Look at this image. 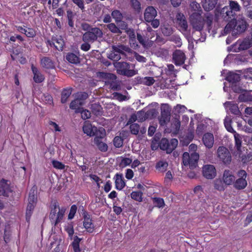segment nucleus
I'll return each mask as SVG.
<instances>
[{"mask_svg": "<svg viewBox=\"0 0 252 252\" xmlns=\"http://www.w3.org/2000/svg\"><path fill=\"white\" fill-rule=\"evenodd\" d=\"M130 129L132 134H137L139 130V126L137 124H132L130 125Z\"/></svg>", "mask_w": 252, "mask_h": 252, "instance_id": "5fc2aeb1", "label": "nucleus"}, {"mask_svg": "<svg viewBox=\"0 0 252 252\" xmlns=\"http://www.w3.org/2000/svg\"><path fill=\"white\" fill-rule=\"evenodd\" d=\"M131 197L135 200L141 202L142 201V193L140 191H132Z\"/></svg>", "mask_w": 252, "mask_h": 252, "instance_id": "a18cd8bd", "label": "nucleus"}, {"mask_svg": "<svg viewBox=\"0 0 252 252\" xmlns=\"http://www.w3.org/2000/svg\"><path fill=\"white\" fill-rule=\"evenodd\" d=\"M180 126L181 123L179 119L178 118L174 119L171 124L172 128L174 129L176 131H177L179 130Z\"/></svg>", "mask_w": 252, "mask_h": 252, "instance_id": "3c124183", "label": "nucleus"}, {"mask_svg": "<svg viewBox=\"0 0 252 252\" xmlns=\"http://www.w3.org/2000/svg\"><path fill=\"white\" fill-rule=\"evenodd\" d=\"M215 16L217 20L222 19L224 21H227L234 17L232 11L228 8V6H225L220 10L217 9L215 12Z\"/></svg>", "mask_w": 252, "mask_h": 252, "instance_id": "1a4fd4ad", "label": "nucleus"}, {"mask_svg": "<svg viewBox=\"0 0 252 252\" xmlns=\"http://www.w3.org/2000/svg\"><path fill=\"white\" fill-rule=\"evenodd\" d=\"M71 89H66L63 90L62 93L61 102L64 103L71 94Z\"/></svg>", "mask_w": 252, "mask_h": 252, "instance_id": "e433bc0d", "label": "nucleus"}, {"mask_svg": "<svg viewBox=\"0 0 252 252\" xmlns=\"http://www.w3.org/2000/svg\"><path fill=\"white\" fill-rule=\"evenodd\" d=\"M107 28L113 33H121V30L114 23H110L107 25Z\"/></svg>", "mask_w": 252, "mask_h": 252, "instance_id": "09e8293b", "label": "nucleus"}, {"mask_svg": "<svg viewBox=\"0 0 252 252\" xmlns=\"http://www.w3.org/2000/svg\"><path fill=\"white\" fill-rule=\"evenodd\" d=\"M225 183L221 179H216L214 181V188L216 189L219 191H223L225 189Z\"/></svg>", "mask_w": 252, "mask_h": 252, "instance_id": "7c9ffc66", "label": "nucleus"}, {"mask_svg": "<svg viewBox=\"0 0 252 252\" xmlns=\"http://www.w3.org/2000/svg\"><path fill=\"white\" fill-rule=\"evenodd\" d=\"M130 49L126 46L123 45L113 46L112 50L109 53H107V58L114 61H118L121 58V54H124V52H129Z\"/></svg>", "mask_w": 252, "mask_h": 252, "instance_id": "7ed1b4c3", "label": "nucleus"}, {"mask_svg": "<svg viewBox=\"0 0 252 252\" xmlns=\"http://www.w3.org/2000/svg\"><path fill=\"white\" fill-rule=\"evenodd\" d=\"M218 0H204L202 6L205 11H210L214 9L217 3Z\"/></svg>", "mask_w": 252, "mask_h": 252, "instance_id": "cd10ccee", "label": "nucleus"}, {"mask_svg": "<svg viewBox=\"0 0 252 252\" xmlns=\"http://www.w3.org/2000/svg\"><path fill=\"white\" fill-rule=\"evenodd\" d=\"M217 155L219 159L223 164H229L231 161V156L229 150L225 147L220 146L217 150Z\"/></svg>", "mask_w": 252, "mask_h": 252, "instance_id": "9d476101", "label": "nucleus"}, {"mask_svg": "<svg viewBox=\"0 0 252 252\" xmlns=\"http://www.w3.org/2000/svg\"><path fill=\"white\" fill-rule=\"evenodd\" d=\"M114 65L120 74L132 77L137 73V71L133 69L134 68V65L133 64L126 62H116Z\"/></svg>", "mask_w": 252, "mask_h": 252, "instance_id": "f03ea898", "label": "nucleus"}, {"mask_svg": "<svg viewBox=\"0 0 252 252\" xmlns=\"http://www.w3.org/2000/svg\"><path fill=\"white\" fill-rule=\"evenodd\" d=\"M169 40L172 42H173L176 44V46L180 47L182 45V43L181 41V39L179 36L177 35H174L171 36Z\"/></svg>", "mask_w": 252, "mask_h": 252, "instance_id": "37998d69", "label": "nucleus"}, {"mask_svg": "<svg viewBox=\"0 0 252 252\" xmlns=\"http://www.w3.org/2000/svg\"><path fill=\"white\" fill-rule=\"evenodd\" d=\"M224 125L227 130L230 132L234 134L236 132L231 126V120L230 118L226 117L224 120Z\"/></svg>", "mask_w": 252, "mask_h": 252, "instance_id": "79ce46f5", "label": "nucleus"}, {"mask_svg": "<svg viewBox=\"0 0 252 252\" xmlns=\"http://www.w3.org/2000/svg\"><path fill=\"white\" fill-rule=\"evenodd\" d=\"M153 201L155 206L158 208H161L164 206V201L161 198L155 197L153 198Z\"/></svg>", "mask_w": 252, "mask_h": 252, "instance_id": "8fccbe9b", "label": "nucleus"}, {"mask_svg": "<svg viewBox=\"0 0 252 252\" xmlns=\"http://www.w3.org/2000/svg\"><path fill=\"white\" fill-rule=\"evenodd\" d=\"M79 113H81V117L83 120H86L91 117V112L88 110H84L82 108V109L80 110Z\"/></svg>", "mask_w": 252, "mask_h": 252, "instance_id": "4d7b16f0", "label": "nucleus"}, {"mask_svg": "<svg viewBox=\"0 0 252 252\" xmlns=\"http://www.w3.org/2000/svg\"><path fill=\"white\" fill-rule=\"evenodd\" d=\"M240 75L233 72H229L225 78V79L229 83H232V88L233 87V84L238 82L240 80Z\"/></svg>", "mask_w": 252, "mask_h": 252, "instance_id": "c85d7f7f", "label": "nucleus"}, {"mask_svg": "<svg viewBox=\"0 0 252 252\" xmlns=\"http://www.w3.org/2000/svg\"><path fill=\"white\" fill-rule=\"evenodd\" d=\"M76 210L77 207L76 205H73L71 207L70 212L68 216V218L69 220H71L74 218V215L76 212Z\"/></svg>", "mask_w": 252, "mask_h": 252, "instance_id": "052dcab7", "label": "nucleus"}, {"mask_svg": "<svg viewBox=\"0 0 252 252\" xmlns=\"http://www.w3.org/2000/svg\"><path fill=\"white\" fill-rule=\"evenodd\" d=\"M102 31L98 28H92L90 31L85 32L82 36L84 42H90L93 43L96 41L98 38L102 37Z\"/></svg>", "mask_w": 252, "mask_h": 252, "instance_id": "20e7f679", "label": "nucleus"}, {"mask_svg": "<svg viewBox=\"0 0 252 252\" xmlns=\"http://www.w3.org/2000/svg\"><path fill=\"white\" fill-rule=\"evenodd\" d=\"M83 225L84 228L89 233H93L94 231V225L92 223V219L89 216L85 215Z\"/></svg>", "mask_w": 252, "mask_h": 252, "instance_id": "5701e85b", "label": "nucleus"}, {"mask_svg": "<svg viewBox=\"0 0 252 252\" xmlns=\"http://www.w3.org/2000/svg\"><path fill=\"white\" fill-rule=\"evenodd\" d=\"M81 239L76 236L72 243V246L74 252H80V249L79 246L80 242Z\"/></svg>", "mask_w": 252, "mask_h": 252, "instance_id": "ea45409f", "label": "nucleus"}, {"mask_svg": "<svg viewBox=\"0 0 252 252\" xmlns=\"http://www.w3.org/2000/svg\"><path fill=\"white\" fill-rule=\"evenodd\" d=\"M97 148L101 152H106L108 150V146L103 141L100 142L97 146Z\"/></svg>", "mask_w": 252, "mask_h": 252, "instance_id": "680f3d73", "label": "nucleus"}, {"mask_svg": "<svg viewBox=\"0 0 252 252\" xmlns=\"http://www.w3.org/2000/svg\"><path fill=\"white\" fill-rule=\"evenodd\" d=\"M234 137L235 140V151L234 152V155L235 156L240 157L242 153V136L236 132H235L234 134Z\"/></svg>", "mask_w": 252, "mask_h": 252, "instance_id": "f8f14e48", "label": "nucleus"}, {"mask_svg": "<svg viewBox=\"0 0 252 252\" xmlns=\"http://www.w3.org/2000/svg\"><path fill=\"white\" fill-rule=\"evenodd\" d=\"M15 28L17 31L25 34L28 37H33L36 35L35 31L32 28L18 26H15Z\"/></svg>", "mask_w": 252, "mask_h": 252, "instance_id": "f3484780", "label": "nucleus"}, {"mask_svg": "<svg viewBox=\"0 0 252 252\" xmlns=\"http://www.w3.org/2000/svg\"><path fill=\"white\" fill-rule=\"evenodd\" d=\"M228 6V8H230V9H231L232 11L234 16L235 15L236 12H239L241 10L240 5L237 1H229V5Z\"/></svg>", "mask_w": 252, "mask_h": 252, "instance_id": "72a5a7b5", "label": "nucleus"}, {"mask_svg": "<svg viewBox=\"0 0 252 252\" xmlns=\"http://www.w3.org/2000/svg\"><path fill=\"white\" fill-rule=\"evenodd\" d=\"M31 69L33 74V80L35 83H39L42 82L44 80V76L38 69L37 67L32 64Z\"/></svg>", "mask_w": 252, "mask_h": 252, "instance_id": "6ab92c4d", "label": "nucleus"}, {"mask_svg": "<svg viewBox=\"0 0 252 252\" xmlns=\"http://www.w3.org/2000/svg\"><path fill=\"white\" fill-rule=\"evenodd\" d=\"M170 118V112L168 111H165L162 108L161 112V116L159 119V124L161 126H164L169 121Z\"/></svg>", "mask_w": 252, "mask_h": 252, "instance_id": "393cba45", "label": "nucleus"}, {"mask_svg": "<svg viewBox=\"0 0 252 252\" xmlns=\"http://www.w3.org/2000/svg\"><path fill=\"white\" fill-rule=\"evenodd\" d=\"M99 131L100 132V135L98 136V133H96V136L94 138V143L96 146L99 144L100 142H103L102 140L105 135V132L104 129H101V130H99Z\"/></svg>", "mask_w": 252, "mask_h": 252, "instance_id": "f704fd0d", "label": "nucleus"}, {"mask_svg": "<svg viewBox=\"0 0 252 252\" xmlns=\"http://www.w3.org/2000/svg\"><path fill=\"white\" fill-rule=\"evenodd\" d=\"M221 178L226 186L232 185L236 179L234 172L229 169L224 170Z\"/></svg>", "mask_w": 252, "mask_h": 252, "instance_id": "9b49d317", "label": "nucleus"}, {"mask_svg": "<svg viewBox=\"0 0 252 252\" xmlns=\"http://www.w3.org/2000/svg\"><path fill=\"white\" fill-rule=\"evenodd\" d=\"M66 59L71 63H77L79 62V59L77 56L73 53H69L66 56Z\"/></svg>", "mask_w": 252, "mask_h": 252, "instance_id": "4c0bfd02", "label": "nucleus"}, {"mask_svg": "<svg viewBox=\"0 0 252 252\" xmlns=\"http://www.w3.org/2000/svg\"><path fill=\"white\" fill-rule=\"evenodd\" d=\"M47 45L50 47L54 46L57 50L62 51L64 45V42L61 37H52L51 40L47 41Z\"/></svg>", "mask_w": 252, "mask_h": 252, "instance_id": "ddd939ff", "label": "nucleus"}, {"mask_svg": "<svg viewBox=\"0 0 252 252\" xmlns=\"http://www.w3.org/2000/svg\"><path fill=\"white\" fill-rule=\"evenodd\" d=\"M168 163L166 161H159L156 165V168L160 172H164L166 170Z\"/></svg>", "mask_w": 252, "mask_h": 252, "instance_id": "a19ab883", "label": "nucleus"}, {"mask_svg": "<svg viewBox=\"0 0 252 252\" xmlns=\"http://www.w3.org/2000/svg\"><path fill=\"white\" fill-rule=\"evenodd\" d=\"M40 64L42 67L46 69H54L55 67L54 62L47 57L40 58Z\"/></svg>", "mask_w": 252, "mask_h": 252, "instance_id": "aec40b11", "label": "nucleus"}, {"mask_svg": "<svg viewBox=\"0 0 252 252\" xmlns=\"http://www.w3.org/2000/svg\"><path fill=\"white\" fill-rule=\"evenodd\" d=\"M189 157L191 163V168H193L197 164L199 159V155L195 152H193L191 153L190 155H189Z\"/></svg>", "mask_w": 252, "mask_h": 252, "instance_id": "c9c22d12", "label": "nucleus"}, {"mask_svg": "<svg viewBox=\"0 0 252 252\" xmlns=\"http://www.w3.org/2000/svg\"><path fill=\"white\" fill-rule=\"evenodd\" d=\"M97 76L101 79H113L116 77V76L112 73L99 72L97 73Z\"/></svg>", "mask_w": 252, "mask_h": 252, "instance_id": "c03bdc74", "label": "nucleus"}, {"mask_svg": "<svg viewBox=\"0 0 252 252\" xmlns=\"http://www.w3.org/2000/svg\"><path fill=\"white\" fill-rule=\"evenodd\" d=\"M203 176L207 179H212L216 176V170L213 165L207 164L203 167Z\"/></svg>", "mask_w": 252, "mask_h": 252, "instance_id": "4468645a", "label": "nucleus"}, {"mask_svg": "<svg viewBox=\"0 0 252 252\" xmlns=\"http://www.w3.org/2000/svg\"><path fill=\"white\" fill-rule=\"evenodd\" d=\"M131 6L132 8L136 10L139 11L141 9V4L138 0H131Z\"/></svg>", "mask_w": 252, "mask_h": 252, "instance_id": "6e6d98bb", "label": "nucleus"}, {"mask_svg": "<svg viewBox=\"0 0 252 252\" xmlns=\"http://www.w3.org/2000/svg\"><path fill=\"white\" fill-rule=\"evenodd\" d=\"M205 18L207 24L209 27H210L212 23V21L213 19V16L212 14H211L210 13H207L205 15Z\"/></svg>", "mask_w": 252, "mask_h": 252, "instance_id": "338daca9", "label": "nucleus"}, {"mask_svg": "<svg viewBox=\"0 0 252 252\" xmlns=\"http://www.w3.org/2000/svg\"><path fill=\"white\" fill-rule=\"evenodd\" d=\"M49 125L51 126V129H54V131L58 132L61 131L60 127H59L58 125L55 122H54L53 121H50L49 122Z\"/></svg>", "mask_w": 252, "mask_h": 252, "instance_id": "0e129e2a", "label": "nucleus"}, {"mask_svg": "<svg viewBox=\"0 0 252 252\" xmlns=\"http://www.w3.org/2000/svg\"><path fill=\"white\" fill-rule=\"evenodd\" d=\"M134 54L135 58L138 62L141 63H145L146 62V59L144 57L140 55L136 52H134Z\"/></svg>", "mask_w": 252, "mask_h": 252, "instance_id": "69168bd1", "label": "nucleus"}, {"mask_svg": "<svg viewBox=\"0 0 252 252\" xmlns=\"http://www.w3.org/2000/svg\"><path fill=\"white\" fill-rule=\"evenodd\" d=\"M157 12L153 6L148 7L144 13V18L146 22L150 23L157 16Z\"/></svg>", "mask_w": 252, "mask_h": 252, "instance_id": "dca6fc26", "label": "nucleus"}, {"mask_svg": "<svg viewBox=\"0 0 252 252\" xmlns=\"http://www.w3.org/2000/svg\"><path fill=\"white\" fill-rule=\"evenodd\" d=\"M111 15L116 23L121 22L123 18L122 13L118 10L113 11Z\"/></svg>", "mask_w": 252, "mask_h": 252, "instance_id": "58836bf2", "label": "nucleus"}, {"mask_svg": "<svg viewBox=\"0 0 252 252\" xmlns=\"http://www.w3.org/2000/svg\"><path fill=\"white\" fill-rule=\"evenodd\" d=\"M52 164L54 167L58 169H63L64 168L65 166L61 162L56 160H52Z\"/></svg>", "mask_w": 252, "mask_h": 252, "instance_id": "bf43d9fd", "label": "nucleus"}, {"mask_svg": "<svg viewBox=\"0 0 252 252\" xmlns=\"http://www.w3.org/2000/svg\"><path fill=\"white\" fill-rule=\"evenodd\" d=\"M162 33L165 36H170L173 33L172 29L171 27H163L161 28Z\"/></svg>", "mask_w": 252, "mask_h": 252, "instance_id": "864d4df0", "label": "nucleus"}, {"mask_svg": "<svg viewBox=\"0 0 252 252\" xmlns=\"http://www.w3.org/2000/svg\"><path fill=\"white\" fill-rule=\"evenodd\" d=\"M89 43H90V42H84V43L81 45V49L84 51H89L91 48V45Z\"/></svg>", "mask_w": 252, "mask_h": 252, "instance_id": "774afa93", "label": "nucleus"}, {"mask_svg": "<svg viewBox=\"0 0 252 252\" xmlns=\"http://www.w3.org/2000/svg\"><path fill=\"white\" fill-rule=\"evenodd\" d=\"M114 145L117 148H120L123 146V139L119 136H116L113 140Z\"/></svg>", "mask_w": 252, "mask_h": 252, "instance_id": "603ef678", "label": "nucleus"}, {"mask_svg": "<svg viewBox=\"0 0 252 252\" xmlns=\"http://www.w3.org/2000/svg\"><path fill=\"white\" fill-rule=\"evenodd\" d=\"M115 179L116 189L119 190H122L126 186L123 175L117 174L115 176Z\"/></svg>", "mask_w": 252, "mask_h": 252, "instance_id": "b1692460", "label": "nucleus"}, {"mask_svg": "<svg viewBox=\"0 0 252 252\" xmlns=\"http://www.w3.org/2000/svg\"><path fill=\"white\" fill-rule=\"evenodd\" d=\"M202 141L206 147L209 149L212 148L214 142L213 134L211 133H205L203 136Z\"/></svg>", "mask_w": 252, "mask_h": 252, "instance_id": "412c9836", "label": "nucleus"}, {"mask_svg": "<svg viewBox=\"0 0 252 252\" xmlns=\"http://www.w3.org/2000/svg\"><path fill=\"white\" fill-rule=\"evenodd\" d=\"M189 21L193 30L198 32L202 30L204 25V19L199 13H191Z\"/></svg>", "mask_w": 252, "mask_h": 252, "instance_id": "423d86ee", "label": "nucleus"}, {"mask_svg": "<svg viewBox=\"0 0 252 252\" xmlns=\"http://www.w3.org/2000/svg\"><path fill=\"white\" fill-rule=\"evenodd\" d=\"M83 103L84 102L76 97V99L72 101L70 103V108L75 110V113H78L80 112L81 109H82L81 106L83 105Z\"/></svg>", "mask_w": 252, "mask_h": 252, "instance_id": "a878e982", "label": "nucleus"}, {"mask_svg": "<svg viewBox=\"0 0 252 252\" xmlns=\"http://www.w3.org/2000/svg\"><path fill=\"white\" fill-rule=\"evenodd\" d=\"M247 24L244 18L233 20L229 22L225 27L224 33L227 34L231 32L234 36H236L245 31Z\"/></svg>", "mask_w": 252, "mask_h": 252, "instance_id": "f257e3e1", "label": "nucleus"}, {"mask_svg": "<svg viewBox=\"0 0 252 252\" xmlns=\"http://www.w3.org/2000/svg\"><path fill=\"white\" fill-rule=\"evenodd\" d=\"M36 203V192L35 190L32 189L29 193L28 204L26 210V220L27 221H29Z\"/></svg>", "mask_w": 252, "mask_h": 252, "instance_id": "6e6552de", "label": "nucleus"}, {"mask_svg": "<svg viewBox=\"0 0 252 252\" xmlns=\"http://www.w3.org/2000/svg\"><path fill=\"white\" fill-rule=\"evenodd\" d=\"M168 142L169 141L166 139H162L159 144L160 148L167 152Z\"/></svg>", "mask_w": 252, "mask_h": 252, "instance_id": "13d9d810", "label": "nucleus"}, {"mask_svg": "<svg viewBox=\"0 0 252 252\" xmlns=\"http://www.w3.org/2000/svg\"><path fill=\"white\" fill-rule=\"evenodd\" d=\"M155 82L154 79L152 77H145L141 79V83L144 85L151 86Z\"/></svg>", "mask_w": 252, "mask_h": 252, "instance_id": "de8ad7c7", "label": "nucleus"}, {"mask_svg": "<svg viewBox=\"0 0 252 252\" xmlns=\"http://www.w3.org/2000/svg\"><path fill=\"white\" fill-rule=\"evenodd\" d=\"M223 105L227 111L229 110L232 114L235 115L240 114V112L237 104L231 101H226Z\"/></svg>", "mask_w": 252, "mask_h": 252, "instance_id": "4be33fe9", "label": "nucleus"}, {"mask_svg": "<svg viewBox=\"0 0 252 252\" xmlns=\"http://www.w3.org/2000/svg\"><path fill=\"white\" fill-rule=\"evenodd\" d=\"M239 100L242 102L252 101V94L251 92H246L239 95Z\"/></svg>", "mask_w": 252, "mask_h": 252, "instance_id": "2f4dec72", "label": "nucleus"}, {"mask_svg": "<svg viewBox=\"0 0 252 252\" xmlns=\"http://www.w3.org/2000/svg\"><path fill=\"white\" fill-rule=\"evenodd\" d=\"M190 11L191 13H199L202 14V10L201 8L200 4L195 1L191 2L190 4Z\"/></svg>", "mask_w": 252, "mask_h": 252, "instance_id": "473e14b6", "label": "nucleus"}, {"mask_svg": "<svg viewBox=\"0 0 252 252\" xmlns=\"http://www.w3.org/2000/svg\"><path fill=\"white\" fill-rule=\"evenodd\" d=\"M252 46V39L245 38L243 39H239L230 48V51L233 52H239L241 51L249 49Z\"/></svg>", "mask_w": 252, "mask_h": 252, "instance_id": "39448f33", "label": "nucleus"}, {"mask_svg": "<svg viewBox=\"0 0 252 252\" xmlns=\"http://www.w3.org/2000/svg\"><path fill=\"white\" fill-rule=\"evenodd\" d=\"M65 209L64 208H60L59 206L55 205L52 209L50 215V219L53 223L56 225L63 220Z\"/></svg>", "mask_w": 252, "mask_h": 252, "instance_id": "0eeeda50", "label": "nucleus"}, {"mask_svg": "<svg viewBox=\"0 0 252 252\" xmlns=\"http://www.w3.org/2000/svg\"><path fill=\"white\" fill-rule=\"evenodd\" d=\"M186 59L184 52L180 50H176L173 53V60L176 65L183 64Z\"/></svg>", "mask_w": 252, "mask_h": 252, "instance_id": "2eb2a0df", "label": "nucleus"}, {"mask_svg": "<svg viewBox=\"0 0 252 252\" xmlns=\"http://www.w3.org/2000/svg\"><path fill=\"white\" fill-rule=\"evenodd\" d=\"M189 155L188 152H185L183 155V163L184 165H189L191 168V163Z\"/></svg>", "mask_w": 252, "mask_h": 252, "instance_id": "49530a36", "label": "nucleus"}, {"mask_svg": "<svg viewBox=\"0 0 252 252\" xmlns=\"http://www.w3.org/2000/svg\"><path fill=\"white\" fill-rule=\"evenodd\" d=\"M96 129V128L95 127H93L92 125L89 123H85L83 127V130L84 133L90 136L95 134Z\"/></svg>", "mask_w": 252, "mask_h": 252, "instance_id": "c756f323", "label": "nucleus"}, {"mask_svg": "<svg viewBox=\"0 0 252 252\" xmlns=\"http://www.w3.org/2000/svg\"><path fill=\"white\" fill-rule=\"evenodd\" d=\"M177 24L180 27V30L186 32L187 30L188 25L185 16L181 13H178L177 15Z\"/></svg>", "mask_w": 252, "mask_h": 252, "instance_id": "a211bd4d", "label": "nucleus"}, {"mask_svg": "<svg viewBox=\"0 0 252 252\" xmlns=\"http://www.w3.org/2000/svg\"><path fill=\"white\" fill-rule=\"evenodd\" d=\"M234 187L239 190L244 189L247 186V181L246 179L243 178H238L235 179L234 183L233 184Z\"/></svg>", "mask_w": 252, "mask_h": 252, "instance_id": "bb28decb", "label": "nucleus"}, {"mask_svg": "<svg viewBox=\"0 0 252 252\" xmlns=\"http://www.w3.org/2000/svg\"><path fill=\"white\" fill-rule=\"evenodd\" d=\"M88 97V95L87 93L84 92H80L76 94L75 95V97H76L77 99H79L80 100H81L83 102L84 100L87 98Z\"/></svg>", "mask_w": 252, "mask_h": 252, "instance_id": "e2e57ef3", "label": "nucleus"}]
</instances>
